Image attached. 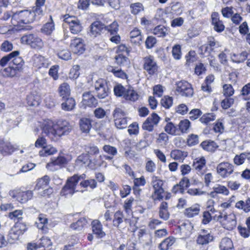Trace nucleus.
Segmentation results:
<instances>
[{
  "label": "nucleus",
  "mask_w": 250,
  "mask_h": 250,
  "mask_svg": "<svg viewBox=\"0 0 250 250\" xmlns=\"http://www.w3.org/2000/svg\"><path fill=\"white\" fill-rule=\"evenodd\" d=\"M169 30L163 25H158L153 30V33L159 37H164L168 34Z\"/></svg>",
  "instance_id": "nucleus-35"
},
{
  "label": "nucleus",
  "mask_w": 250,
  "mask_h": 250,
  "mask_svg": "<svg viewBox=\"0 0 250 250\" xmlns=\"http://www.w3.org/2000/svg\"><path fill=\"white\" fill-rule=\"evenodd\" d=\"M76 165L80 167L87 166L91 169H95L97 167L101 166V163L97 161L92 162L90 160L88 154H82L77 158Z\"/></svg>",
  "instance_id": "nucleus-12"
},
{
  "label": "nucleus",
  "mask_w": 250,
  "mask_h": 250,
  "mask_svg": "<svg viewBox=\"0 0 250 250\" xmlns=\"http://www.w3.org/2000/svg\"><path fill=\"white\" fill-rule=\"evenodd\" d=\"M75 106V101L74 99L67 98L65 102L62 104V108L65 111L72 110Z\"/></svg>",
  "instance_id": "nucleus-41"
},
{
  "label": "nucleus",
  "mask_w": 250,
  "mask_h": 250,
  "mask_svg": "<svg viewBox=\"0 0 250 250\" xmlns=\"http://www.w3.org/2000/svg\"><path fill=\"white\" fill-rule=\"evenodd\" d=\"M131 13L133 15H137L144 11V6L140 2L131 3L130 5Z\"/></svg>",
  "instance_id": "nucleus-47"
},
{
  "label": "nucleus",
  "mask_w": 250,
  "mask_h": 250,
  "mask_svg": "<svg viewBox=\"0 0 250 250\" xmlns=\"http://www.w3.org/2000/svg\"><path fill=\"white\" fill-rule=\"evenodd\" d=\"M89 28L90 36L92 37H96L101 34L103 30L105 29V26L101 22L96 21L91 24Z\"/></svg>",
  "instance_id": "nucleus-19"
},
{
  "label": "nucleus",
  "mask_w": 250,
  "mask_h": 250,
  "mask_svg": "<svg viewBox=\"0 0 250 250\" xmlns=\"http://www.w3.org/2000/svg\"><path fill=\"white\" fill-rule=\"evenodd\" d=\"M33 65L38 68L42 67H47L49 65V61L47 59L40 55H35L32 58Z\"/></svg>",
  "instance_id": "nucleus-20"
},
{
  "label": "nucleus",
  "mask_w": 250,
  "mask_h": 250,
  "mask_svg": "<svg viewBox=\"0 0 250 250\" xmlns=\"http://www.w3.org/2000/svg\"><path fill=\"white\" fill-rule=\"evenodd\" d=\"M115 126L120 129L125 128L128 125L127 118L125 112L120 108H116L113 112Z\"/></svg>",
  "instance_id": "nucleus-7"
},
{
  "label": "nucleus",
  "mask_w": 250,
  "mask_h": 250,
  "mask_svg": "<svg viewBox=\"0 0 250 250\" xmlns=\"http://www.w3.org/2000/svg\"><path fill=\"white\" fill-rule=\"evenodd\" d=\"M49 181L50 178L49 176L45 175L42 178L38 180L36 185V188L38 189L40 188H44L48 185Z\"/></svg>",
  "instance_id": "nucleus-52"
},
{
  "label": "nucleus",
  "mask_w": 250,
  "mask_h": 250,
  "mask_svg": "<svg viewBox=\"0 0 250 250\" xmlns=\"http://www.w3.org/2000/svg\"><path fill=\"white\" fill-rule=\"evenodd\" d=\"M97 97L100 99H104L106 97L109 93V88L108 86L95 90Z\"/></svg>",
  "instance_id": "nucleus-57"
},
{
  "label": "nucleus",
  "mask_w": 250,
  "mask_h": 250,
  "mask_svg": "<svg viewBox=\"0 0 250 250\" xmlns=\"http://www.w3.org/2000/svg\"><path fill=\"white\" fill-rule=\"evenodd\" d=\"M83 104L88 106H95L97 104L96 98L90 92L84 93L83 95Z\"/></svg>",
  "instance_id": "nucleus-22"
},
{
  "label": "nucleus",
  "mask_w": 250,
  "mask_h": 250,
  "mask_svg": "<svg viewBox=\"0 0 250 250\" xmlns=\"http://www.w3.org/2000/svg\"><path fill=\"white\" fill-rule=\"evenodd\" d=\"M151 184L154 189L152 198L154 200H160L164 198V190L163 188V181L157 176L152 177Z\"/></svg>",
  "instance_id": "nucleus-9"
},
{
  "label": "nucleus",
  "mask_w": 250,
  "mask_h": 250,
  "mask_svg": "<svg viewBox=\"0 0 250 250\" xmlns=\"http://www.w3.org/2000/svg\"><path fill=\"white\" fill-rule=\"evenodd\" d=\"M21 41L29 45L32 48L39 49L43 46V42L41 39L33 34L24 36L21 38Z\"/></svg>",
  "instance_id": "nucleus-13"
},
{
  "label": "nucleus",
  "mask_w": 250,
  "mask_h": 250,
  "mask_svg": "<svg viewBox=\"0 0 250 250\" xmlns=\"http://www.w3.org/2000/svg\"><path fill=\"white\" fill-rule=\"evenodd\" d=\"M235 207L242 210L245 213L250 211V197H248L245 201L240 200L235 204Z\"/></svg>",
  "instance_id": "nucleus-28"
},
{
  "label": "nucleus",
  "mask_w": 250,
  "mask_h": 250,
  "mask_svg": "<svg viewBox=\"0 0 250 250\" xmlns=\"http://www.w3.org/2000/svg\"><path fill=\"white\" fill-rule=\"evenodd\" d=\"M176 91L178 94L185 97H191L193 94V90L191 85L188 82L181 81L176 83Z\"/></svg>",
  "instance_id": "nucleus-11"
},
{
  "label": "nucleus",
  "mask_w": 250,
  "mask_h": 250,
  "mask_svg": "<svg viewBox=\"0 0 250 250\" xmlns=\"http://www.w3.org/2000/svg\"><path fill=\"white\" fill-rule=\"evenodd\" d=\"M57 148L51 145H46L41 150L39 153L40 156L47 157L52 155H54L57 152Z\"/></svg>",
  "instance_id": "nucleus-27"
},
{
  "label": "nucleus",
  "mask_w": 250,
  "mask_h": 250,
  "mask_svg": "<svg viewBox=\"0 0 250 250\" xmlns=\"http://www.w3.org/2000/svg\"><path fill=\"white\" fill-rule=\"evenodd\" d=\"M9 195L21 203H26L32 198L33 193L31 190L21 191L19 189H14L9 192Z\"/></svg>",
  "instance_id": "nucleus-10"
},
{
  "label": "nucleus",
  "mask_w": 250,
  "mask_h": 250,
  "mask_svg": "<svg viewBox=\"0 0 250 250\" xmlns=\"http://www.w3.org/2000/svg\"><path fill=\"white\" fill-rule=\"evenodd\" d=\"M215 116L213 113L204 114L200 119L202 123L207 124L211 121L214 120Z\"/></svg>",
  "instance_id": "nucleus-63"
},
{
  "label": "nucleus",
  "mask_w": 250,
  "mask_h": 250,
  "mask_svg": "<svg viewBox=\"0 0 250 250\" xmlns=\"http://www.w3.org/2000/svg\"><path fill=\"white\" fill-rule=\"evenodd\" d=\"M35 20V14L31 11H21L13 14L12 21L14 25L18 23L27 24Z\"/></svg>",
  "instance_id": "nucleus-4"
},
{
  "label": "nucleus",
  "mask_w": 250,
  "mask_h": 250,
  "mask_svg": "<svg viewBox=\"0 0 250 250\" xmlns=\"http://www.w3.org/2000/svg\"><path fill=\"white\" fill-rule=\"evenodd\" d=\"M160 120L159 116L153 113L149 116L142 125V128L144 130L149 132H152L153 130L154 126L157 125Z\"/></svg>",
  "instance_id": "nucleus-18"
},
{
  "label": "nucleus",
  "mask_w": 250,
  "mask_h": 250,
  "mask_svg": "<svg viewBox=\"0 0 250 250\" xmlns=\"http://www.w3.org/2000/svg\"><path fill=\"white\" fill-rule=\"evenodd\" d=\"M168 205L167 202H163L160 205L159 216L161 218L167 220L169 218V213L167 210Z\"/></svg>",
  "instance_id": "nucleus-34"
},
{
  "label": "nucleus",
  "mask_w": 250,
  "mask_h": 250,
  "mask_svg": "<svg viewBox=\"0 0 250 250\" xmlns=\"http://www.w3.org/2000/svg\"><path fill=\"white\" fill-rule=\"evenodd\" d=\"M27 228L24 223H16L9 230L7 236V241L10 244H14L19 240L20 235L26 231Z\"/></svg>",
  "instance_id": "nucleus-5"
},
{
  "label": "nucleus",
  "mask_w": 250,
  "mask_h": 250,
  "mask_svg": "<svg viewBox=\"0 0 250 250\" xmlns=\"http://www.w3.org/2000/svg\"><path fill=\"white\" fill-rule=\"evenodd\" d=\"M166 120L167 123L164 127L165 131L169 134L176 135L177 131L176 126L172 122H168V121L169 120V118L166 119Z\"/></svg>",
  "instance_id": "nucleus-40"
},
{
  "label": "nucleus",
  "mask_w": 250,
  "mask_h": 250,
  "mask_svg": "<svg viewBox=\"0 0 250 250\" xmlns=\"http://www.w3.org/2000/svg\"><path fill=\"white\" fill-rule=\"evenodd\" d=\"M217 220L223 228L229 230L234 229L237 225L236 217L233 212L227 214L224 210L220 211Z\"/></svg>",
  "instance_id": "nucleus-3"
},
{
  "label": "nucleus",
  "mask_w": 250,
  "mask_h": 250,
  "mask_svg": "<svg viewBox=\"0 0 250 250\" xmlns=\"http://www.w3.org/2000/svg\"><path fill=\"white\" fill-rule=\"evenodd\" d=\"M80 67L79 65H74L70 70L69 77L71 79H76L78 78L80 74Z\"/></svg>",
  "instance_id": "nucleus-55"
},
{
  "label": "nucleus",
  "mask_w": 250,
  "mask_h": 250,
  "mask_svg": "<svg viewBox=\"0 0 250 250\" xmlns=\"http://www.w3.org/2000/svg\"><path fill=\"white\" fill-rule=\"evenodd\" d=\"M83 177V176L74 175L68 179L66 184L62 189L61 194L63 195H72L75 192L78 191V190H76V186L80 178Z\"/></svg>",
  "instance_id": "nucleus-8"
},
{
  "label": "nucleus",
  "mask_w": 250,
  "mask_h": 250,
  "mask_svg": "<svg viewBox=\"0 0 250 250\" xmlns=\"http://www.w3.org/2000/svg\"><path fill=\"white\" fill-rule=\"evenodd\" d=\"M200 210V206L198 204H196L186 209L184 214L187 217L191 218L197 215Z\"/></svg>",
  "instance_id": "nucleus-30"
},
{
  "label": "nucleus",
  "mask_w": 250,
  "mask_h": 250,
  "mask_svg": "<svg viewBox=\"0 0 250 250\" xmlns=\"http://www.w3.org/2000/svg\"><path fill=\"white\" fill-rule=\"evenodd\" d=\"M59 93L63 98L70 95V89L69 84L66 83H62L59 87Z\"/></svg>",
  "instance_id": "nucleus-43"
},
{
  "label": "nucleus",
  "mask_w": 250,
  "mask_h": 250,
  "mask_svg": "<svg viewBox=\"0 0 250 250\" xmlns=\"http://www.w3.org/2000/svg\"><path fill=\"white\" fill-rule=\"evenodd\" d=\"M20 71L17 70L14 66L9 65V66L5 68L3 71V75L7 77H13L15 76Z\"/></svg>",
  "instance_id": "nucleus-42"
},
{
  "label": "nucleus",
  "mask_w": 250,
  "mask_h": 250,
  "mask_svg": "<svg viewBox=\"0 0 250 250\" xmlns=\"http://www.w3.org/2000/svg\"><path fill=\"white\" fill-rule=\"evenodd\" d=\"M206 161L204 157L195 159L193 163L194 168L197 170L198 175H202V170L206 167Z\"/></svg>",
  "instance_id": "nucleus-24"
},
{
  "label": "nucleus",
  "mask_w": 250,
  "mask_h": 250,
  "mask_svg": "<svg viewBox=\"0 0 250 250\" xmlns=\"http://www.w3.org/2000/svg\"><path fill=\"white\" fill-rule=\"evenodd\" d=\"M72 51L76 54H82L85 50L84 41L81 38L76 37L72 40L70 44Z\"/></svg>",
  "instance_id": "nucleus-17"
},
{
  "label": "nucleus",
  "mask_w": 250,
  "mask_h": 250,
  "mask_svg": "<svg viewBox=\"0 0 250 250\" xmlns=\"http://www.w3.org/2000/svg\"><path fill=\"white\" fill-rule=\"evenodd\" d=\"M58 56L59 58L65 61L69 60L71 58V53L67 49H62L59 51Z\"/></svg>",
  "instance_id": "nucleus-62"
},
{
  "label": "nucleus",
  "mask_w": 250,
  "mask_h": 250,
  "mask_svg": "<svg viewBox=\"0 0 250 250\" xmlns=\"http://www.w3.org/2000/svg\"><path fill=\"white\" fill-rule=\"evenodd\" d=\"M175 239L173 237H168L163 240L159 245L160 250H168L175 243Z\"/></svg>",
  "instance_id": "nucleus-31"
},
{
  "label": "nucleus",
  "mask_w": 250,
  "mask_h": 250,
  "mask_svg": "<svg viewBox=\"0 0 250 250\" xmlns=\"http://www.w3.org/2000/svg\"><path fill=\"white\" fill-rule=\"evenodd\" d=\"M186 64L190 65L191 64L196 62L197 60V57L196 53L194 51H190L186 56Z\"/></svg>",
  "instance_id": "nucleus-58"
},
{
  "label": "nucleus",
  "mask_w": 250,
  "mask_h": 250,
  "mask_svg": "<svg viewBox=\"0 0 250 250\" xmlns=\"http://www.w3.org/2000/svg\"><path fill=\"white\" fill-rule=\"evenodd\" d=\"M80 185L84 188L89 187L90 188L93 189L97 187V182L94 179H91L82 181L80 183Z\"/></svg>",
  "instance_id": "nucleus-54"
},
{
  "label": "nucleus",
  "mask_w": 250,
  "mask_h": 250,
  "mask_svg": "<svg viewBox=\"0 0 250 250\" xmlns=\"http://www.w3.org/2000/svg\"><path fill=\"white\" fill-rule=\"evenodd\" d=\"M116 62L120 66H125L129 63V60L125 54H118L115 57Z\"/></svg>",
  "instance_id": "nucleus-38"
},
{
  "label": "nucleus",
  "mask_w": 250,
  "mask_h": 250,
  "mask_svg": "<svg viewBox=\"0 0 250 250\" xmlns=\"http://www.w3.org/2000/svg\"><path fill=\"white\" fill-rule=\"evenodd\" d=\"M200 146L205 150L213 152L218 147L217 144L212 141H205L203 142Z\"/></svg>",
  "instance_id": "nucleus-33"
},
{
  "label": "nucleus",
  "mask_w": 250,
  "mask_h": 250,
  "mask_svg": "<svg viewBox=\"0 0 250 250\" xmlns=\"http://www.w3.org/2000/svg\"><path fill=\"white\" fill-rule=\"evenodd\" d=\"M190 126V123L188 119L181 120L179 124V129L182 133L188 132Z\"/></svg>",
  "instance_id": "nucleus-50"
},
{
  "label": "nucleus",
  "mask_w": 250,
  "mask_h": 250,
  "mask_svg": "<svg viewBox=\"0 0 250 250\" xmlns=\"http://www.w3.org/2000/svg\"><path fill=\"white\" fill-rule=\"evenodd\" d=\"M27 103L29 106H37L39 104V99L38 96L30 94L27 96Z\"/></svg>",
  "instance_id": "nucleus-49"
},
{
  "label": "nucleus",
  "mask_w": 250,
  "mask_h": 250,
  "mask_svg": "<svg viewBox=\"0 0 250 250\" xmlns=\"http://www.w3.org/2000/svg\"><path fill=\"white\" fill-rule=\"evenodd\" d=\"M172 54L173 58L176 60H180L181 58V47L179 44H176L173 46L172 50Z\"/></svg>",
  "instance_id": "nucleus-61"
},
{
  "label": "nucleus",
  "mask_w": 250,
  "mask_h": 250,
  "mask_svg": "<svg viewBox=\"0 0 250 250\" xmlns=\"http://www.w3.org/2000/svg\"><path fill=\"white\" fill-rule=\"evenodd\" d=\"M134 201V198L130 197L127 199L124 202V208L125 211L128 214L132 213V207Z\"/></svg>",
  "instance_id": "nucleus-56"
},
{
  "label": "nucleus",
  "mask_w": 250,
  "mask_h": 250,
  "mask_svg": "<svg viewBox=\"0 0 250 250\" xmlns=\"http://www.w3.org/2000/svg\"><path fill=\"white\" fill-rule=\"evenodd\" d=\"M126 91L125 88L121 84L117 85L114 88V94L118 97L123 96L124 98Z\"/></svg>",
  "instance_id": "nucleus-64"
},
{
  "label": "nucleus",
  "mask_w": 250,
  "mask_h": 250,
  "mask_svg": "<svg viewBox=\"0 0 250 250\" xmlns=\"http://www.w3.org/2000/svg\"><path fill=\"white\" fill-rule=\"evenodd\" d=\"M124 214L121 211H116L114 215L113 225L114 226L120 228L119 225L123 222Z\"/></svg>",
  "instance_id": "nucleus-46"
},
{
  "label": "nucleus",
  "mask_w": 250,
  "mask_h": 250,
  "mask_svg": "<svg viewBox=\"0 0 250 250\" xmlns=\"http://www.w3.org/2000/svg\"><path fill=\"white\" fill-rule=\"evenodd\" d=\"M107 70L109 72L113 73L114 76L117 77L122 79L127 78V75L121 69H118L113 66H109L107 67Z\"/></svg>",
  "instance_id": "nucleus-39"
},
{
  "label": "nucleus",
  "mask_w": 250,
  "mask_h": 250,
  "mask_svg": "<svg viewBox=\"0 0 250 250\" xmlns=\"http://www.w3.org/2000/svg\"><path fill=\"white\" fill-rule=\"evenodd\" d=\"M65 163L66 159L64 157L59 156L55 160L48 163L46 165V167L50 170L54 171L57 169V168L55 167V166L61 167Z\"/></svg>",
  "instance_id": "nucleus-25"
},
{
  "label": "nucleus",
  "mask_w": 250,
  "mask_h": 250,
  "mask_svg": "<svg viewBox=\"0 0 250 250\" xmlns=\"http://www.w3.org/2000/svg\"><path fill=\"white\" fill-rule=\"evenodd\" d=\"M161 104L165 108L168 109L172 105L173 99L169 96H165L161 99Z\"/></svg>",
  "instance_id": "nucleus-59"
},
{
  "label": "nucleus",
  "mask_w": 250,
  "mask_h": 250,
  "mask_svg": "<svg viewBox=\"0 0 250 250\" xmlns=\"http://www.w3.org/2000/svg\"><path fill=\"white\" fill-rule=\"evenodd\" d=\"M48 223L47 219L43 215H40L38 217V222L37 223V227L42 230L45 231L46 226Z\"/></svg>",
  "instance_id": "nucleus-51"
},
{
  "label": "nucleus",
  "mask_w": 250,
  "mask_h": 250,
  "mask_svg": "<svg viewBox=\"0 0 250 250\" xmlns=\"http://www.w3.org/2000/svg\"><path fill=\"white\" fill-rule=\"evenodd\" d=\"M143 68L150 75H153L157 71L158 66L153 56L149 55L144 58Z\"/></svg>",
  "instance_id": "nucleus-15"
},
{
  "label": "nucleus",
  "mask_w": 250,
  "mask_h": 250,
  "mask_svg": "<svg viewBox=\"0 0 250 250\" xmlns=\"http://www.w3.org/2000/svg\"><path fill=\"white\" fill-rule=\"evenodd\" d=\"M170 155L172 159L179 161L183 160L187 156L186 152L178 149H174L171 151Z\"/></svg>",
  "instance_id": "nucleus-45"
},
{
  "label": "nucleus",
  "mask_w": 250,
  "mask_h": 250,
  "mask_svg": "<svg viewBox=\"0 0 250 250\" xmlns=\"http://www.w3.org/2000/svg\"><path fill=\"white\" fill-rule=\"evenodd\" d=\"M54 29V23L53 22L52 17L50 16V21L47 22L43 25L42 28V31L46 35H50Z\"/></svg>",
  "instance_id": "nucleus-44"
},
{
  "label": "nucleus",
  "mask_w": 250,
  "mask_h": 250,
  "mask_svg": "<svg viewBox=\"0 0 250 250\" xmlns=\"http://www.w3.org/2000/svg\"><path fill=\"white\" fill-rule=\"evenodd\" d=\"M213 190L217 194H221L224 195H228L229 194V189L224 186L221 185H216L213 187Z\"/></svg>",
  "instance_id": "nucleus-53"
},
{
  "label": "nucleus",
  "mask_w": 250,
  "mask_h": 250,
  "mask_svg": "<svg viewBox=\"0 0 250 250\" xmlns=\"http://www.w3.org/2000/svg\"><path fill=\"white\" fill-rule=\"evenodd\" d=\"M105 29L107 30L111 35L116 34L119 30V25L116 21H114L110 25L105 26Z\"/></svg>",
  "instance_id": "nucleus-60"
},
{
  "label": "nucleus",
  "mask_w": 250,
  "mask_h": 250,
  "mask_svg": "<svg viewBox=\"0 0 250 250\" xmlns=\"http://www.w3.org/2000/svg\"><path fill=\"white\" fill-rule=\"evenodd\" d=\"M92 230L94 234L99 237H103L105 235V233L103 230L102 225L101 223L97 220L92 222Z\"/></svg>",
  "instance_id": "nucleus-29"
},
{
  "label": "nucleus",
  "mask_w": 250,
  "mask_h": 250,
  "mask_svg": "<svg viewBox=\"0 0 250 250\" xmlns=\"http://www.w3.org/2000/svg\"><path fill=\"white\" fill-rule=\"evenodd\" d=\"M42 132L51 140H54L62 135L68 134L72 129V126L65 120L54 124L52 121H44L41 126Z\"/></svg>",
  "instance_id": "nucleus-1"
},
{
  "label": "nucleus",
  "mask_w": 250,
  "mask_h": 250,
  "mask_svg": "<svg viewBox=\"0 0 250 250\" xmlns=\"http://www.w3.org/2000/svg\"><path fill=\"white\" fill-rule=\"evenodd\" d=\"M248 53L246 51H243L239 54H233L231 56L232 62L239 63L244 62L247 58Z\"/></svg>",
  "instance_id": "nucleus-36"
},
{
  "label": "nucleus",
  "mask_w": 250,
  "mask_h": 250,
  "mask_svg": "<svg viewBox=\"0 0 250 250\" xmlns=\"http://www.w3.org/2000/svg\"><path fill=\"white\" fill-rule=\"evenodd\" d=\"M220 248L221 250H234L233 243L228 237H225L222 239Z\"/></svg>",
  "instance_id": "nucleus-32"
},
{
  "label": "nucleus",
  "mask_w": 250,
  "mask_h": 250,
  "mask_svg": "<svg viewBox=\"0 0 250 250\" xmlns=\"http://www.w3.org/2000/svg\"><path fill=\"white\" fill-rule=\"evenodd\" d=\"M212 23L214 25V30L221 32L224 30L225 26L221 21L219 20L218 13L214 12L211 15Z\"/></svg>",
  "instance_id": "nucleus-23"
},
{
  "label": "nucleus",
  "mask_w": 250,
  "mask_h": 250,
  "mask_svg": "<svg viewBox=\"0 0 250 250\" xmlns=\"http://www.w3.org/2000/svg\"><path fill=\"white\" fill-rule=\"evenodd\" d=\"M79 125L83 132L89 133L92 126L91 120L87 118H82L79 121Z\"/></svg>",
  "instance_id": "nucleus-26"
},
{
  "label": "nucleus",
  "mask_w": 250,
  "mask_h": 250,
  "mask_svg": "<svg viewBox=\"0 0 250 250\" xmlns=\"http://www.w3.org/2000/svg\"><path fill=\"white\" fill-rule=\"evenodd\" d=\"M87 224V221L84 218H81L77 222L71 224L70 228L76 231L81 230Z\"/></svg>",
  "instance_id": "nucleus-37"
},
{
  "label": "nucleus",
  "mask_w": 250,
  "mask_h": 250,
  "mask_svg": "<svg viewBox=\"0 0 250 250\" xmlns=\"http://www.w3.org/2000/svg\"><path fill=\"white\" fill-rule=\"evenodd\" d=\"M124 98L127 100L135 101L139 98V95L133 89H128L126 90Z\"/></svg>",
  "instance_id": "nucleus-48"
},
{
  "label": "nucleus",
  "mask_w": 250,
  "mask_h": 250,
  "mask_svg": "<svg viewBox=\"0 0 250 250\" xmlns=\"http://www.w3.org/2000/svg\"><path fill=\"white\" fill-rule=\"evenodd\" d=\"M20 54L19 51H13L1 59L0 65L1 66H4L7 63H9V65L14 66L17 70H19L20 71H21L23 69L24 62L22 57L20 56Z\"/></svg>",
  "instance_id": "nucleus-2"
},
{
  "label": "nucleus",
  "mask_w": 250,
  "mask_h": 250,
  "mask_svg": "<svg viewBox=\"0 0 250 250\" xmlns=\"http://www.w3.org/2000/svg\"><path fill=\"white\" fill-rule=\"evenodd\" d=\"M213 240V236L209 230L202 229L196 239V243L199 245H207Z\"/></svg>",
  "instance_id": "nucleus-16"
},
{
  "label": "nucleus",
  "mask_w": 250,
  "mask_h": 250,
  "mask_svg": "<svg viewBox=\"0 0 250 250\" xmlns=\"http://www.w3.org/2000/svg\"><path fill=\"white\" fill-rule=\"evenodd\" d=\"M14 151V147L11 143L7 140H0V152L3 155L10 154Z\"/></svg>",
  "instance_id": "nucleus-21"
},
{
  "label": "nucleus",
  "mask_w": 250,
  "mask_h": 250,
  "mask_svg": "<svg viewBox=\"0 0 250 250\" xmlns=\"http://www.w3.org/2000/svg\"><path fill=\"white\" fill-rule=\"evenodd\" d=\"M217 173L223 178H226L234 171V166L229 162H222L216 167Z\"/></svg>",
  "instance_id": "nucleus-14"
},
{
  "label": "nucleus",
  "mask_w": 250,
  "mask_h": 250,
  "mask_svg": "<svg viewBox=\"0 0 250 250\" xmlns=\"http://www.w3.org/2000/svg\"><path fill=\"white\" fill-rule=\"evenodd\" d=\"M63 21L66 25L68 26L70 32L73 34H78L83 30L81 21L75 16L65 15L64 16Z\"/></svg>",
  "instance_id": "nucleus-6"
}]
</instances>
